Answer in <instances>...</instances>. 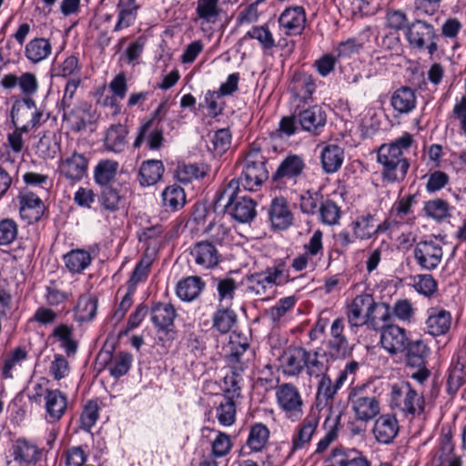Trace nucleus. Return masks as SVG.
Here are the masks:
<instances>
[{
    "mask_svg": "<svg viewBox=\"0 0 466 466\" xmlns=\"http://www.w3.org/2000/svg\"><path fill=\"white\" fill-rule=\"evenodd\" d=\"M412 135L408 132L388 144H382L377 153L381 165V177L389 183L400 182L406 177L410 162L405 157L414 144Z\"/></svg>",
    "mask_w": 466,
    "mask_h": 466,
    "instance_id": "f257e3e1",
    "label": "nucleus"
},
{
    "mask_svg": "<svg viewBox=\"0 0 466 466\" xmlns=\"http://www.w3.org/2000/svg\"><path fill=\"white\" fill-rule=\"evenodd\" d=\"M239 181L231 179L215 201V207H223L235 220L247 223L256 217V203L249 198L238 196Z\"/></svg>",
    "mask_w": 466,
    "mask_h": 466,
    "instance_id": "f03ea898",
    "label": "nucleus"
},
{
    "mask_svg": "<svg viewBox=\"0 0 466 466\" xmlns=\"http://www.w3.org/2000/svg\"><path fill=\"white\" fill-rule=\"evenodd\" d=\"M424 397L418 393L409 382L401 381L391 387L390 406L406 416L414 417L424 411Z\"/></svg>",
    "mask_w": 466,
    "mask_h": 466,
    "instance_id": "7ed1b4c3",
    "label": "nucleus"
},
{
    "mask_svg": "<svg viewBox=\"0 0 466 466\" xmlns=\"http://www.w3.org/2000/svg\"><path fill=\"white\" fill-rule=\"evenodd\" d=\"M268 177V171L266 167V157L258 151H250L242 162V176L239 185L248 191L256 190Z\"/></svg>",
    "mask_w": 466,
    "mask_h": 466,
    "instance_id": "20e7f679",
    "label": "nucleus"
},
{
    "mask_svg": "<svg viewBox=\"0 0 466 466\" xmlns=\"http://www.w3.org/2000/svg\"><path fill=\"white\" fill-rule=\"evenodd\" d=\"M348 399L357 420L368 422L380 412V400L373 393H366L364 387L352 388Z\"/></svg>",
    "mask_w": 466,
    "mask_h": 466,
    "instance_id": "39448f33",
    "label": "nucleus"
},
{
    "mask_svg": "<svg viewBox=\"0 0 466 466\" xmlns=\"http://www.w3.org/2000/svg\"><path fill=\"white\" fill-rule=\"evenodd\" d=\"M276 399L285 417L295 422L303 415L304 402L299 389L292 383H282L276 390Z\"/></svg>",
    "mask_w": 466,
    "mask_h": 466,
    "instance_id": "423d86ee",
    "label": "nucleus"
},
{
    "mask_svg": "<svg viewBox=\"0 0 466 466\" xmlns=\"http://www.w3.org/2000/svg\"><path fill=\"white\" fill-rule=\"evenodd\" d=\"M289 281V274L285 270V265L279 263L265 271L254 273L248 278V289L256 295L263 296L274 285Z\"/></svg>",
    "mask_w": 466,
    "mask_h": 466,
    "instance_id": "0eeeda50",
    "label": "nucleus"
},
{
    "mask_svg": "<svg viewBox=\"0 0 466 466\" xmlns=\"http://www.w3.org/2000/svg\"><path fill=\"white\" fill-rule=\"evenodd\" d=\"M413 255L422 269L431 271L441 264L443 249L436 239L420 240L415 245Z\"/></svg>",
    "mask_w": 466,
    "mask_h": 466,
    "instance_id": "6e6552de",
    "label": "nucleus"
},
{
    "mask_svg": "<svg viewBox=\"0 0 466 466\" xmlns=\"http://www.w3.org/2000/svg\"><path fill=\"white\" fill-rule=\"evenodd\" d=\"M309 350L298 346H289L279 357L282 372L288 376H299L305 370Z\"/></svg>",
    "mask_w": 466,
    "mask_h": 466,
    "instance_id": "1a4fd4ad",
    "label": "nucleus"
},
{
    "mask_svg": "<svg viewBox=\"0 0 466 466\" xmlns=\"http://www.w3.org/2000/svg\"><path fill=\"white\" fill-rule=\"evenodd\" d=\"M297 118L300 128L314 136L321 133L327 122L326 112L319 105L299 110Z\"/></svg>",
    "mask_w": 466,
    "mask_h": 466,
    "instance_id": "9d476101",
    "label": "nucleus"
},
{
    "mask_svg": "<svg viewBox=\"0 0 466 466\" xmlns=\"http://www.w3.org/2000/svg\"><path fill=\"white\" fill-rule=\"evenodd\" d=\"M374 306L373 297L370 294L357 296L348 307V321L351 326L360 327L370 323V309Z\"/></svg>",
    "mask_w": 466,
    "mask_h": 466,
    "instance_id": "9b49d317",
    "label": "nucleus"
},
{
    "mask_svg": "<svg viewBox=\"0 0 466 466\" xmlns=\"http://www.w3.org/2000/svg\"><path fill=\"white\" fill-rule=\"evenodd\" d=\"M88 167V159L84 154L74 152L72 155L61 158L58 170L66 179L76 182L86 175Z\"/></svg>",
    "mask_w": 466,
    "mask_h": 466,
    "instance_id": "f8f14e48",
    "label": "nucleus"
},
{
    "mask_svg": "<svg viewBox=\"0 0 466 466\" xmlns=\"http://www.w3.org/2000/svg\"><path fill=\"white\" fill-rule=\"evenodd\" d=\"M306 21V12L302 6L286 8L279 17V28L286 35H300Z\"/></svg>",
    "mask_w": 466,
    "mask_h": 466,
    "instance_id": "ddd939ff",
    "label": "nucleus"
},
{
    "mask_svg": "<svg viewBox=\"0 0 466 466\" xmlns=\"http://www.w3.org/2000/svg\"><path fill=\"white\" fill-rule=\"evenodd\" d=\"M319 411L313 410L304 418L292 437V451L304 449L309 445L319 426Z\"/></svg>",
    "mask_w": 466,
    "mask_h": 466,
    "instance_id": "4468645a",
    "label": "nucleus"
},
{
    "mask_svg": "<svg viewBox=\"0 0 466 466\" xmlns=\"http://www.w3.org/2000/svg\"><path fill=\"white\" fill-rule=\"evenodd\" d=\"M408 339L405 329L399 326L388 325L381 329L380 344L391 355L404 352Z\"/></svg>",
    "mask_w": 466,
    "mask_h": 466,
    "instance_id": "2eb2a0df",
    "label": "nucleus"
},
{
    "mask_svg": "<svg viewBox=\"0 0 466 466\" xmlns=\"http://www.w3.org/2000/svg\"><path fill=\"white\" fill-rule=\"evenodd\" d=\"M405 35L409 44L417 49L424 48L428 40L437 38L433 25L420 19L407 26Z\"/></svg>",
    "mask_w": 466,
    "mask_h": 466,
    "instance_id": "dca6fc26",
    "label": "nucleus"
},
{
    "mask_svg": "<svg viewBox=\"0 0 466 466\" xmlns=\"http://www.w3.org/2000/svg\"><path fill=\"white\" fill-rule=\"evenodd\" d=\"M344 383L338 377L333 382L329 375L321 376L317 384L316 408L319 411L328 406H331L338 390Z\"/></svg>",
    "mask_w": 466,
    "mask_h": 466,
    "instance_id": "f3484780",
    "label": "nucleus"
},
{
    "mask_svg": "<svg viewBox=\"0 0 466 466\" xmlns=\"http://www.w3.org/2000/svg\"><path fill=\"white\" fill-rule=\"evenodd\" d=\"M350 227L352 236L360 240L370 239L378 233L384 231L382 225H377L375 216L370 213L358 216Z\"/></svg>",
    "mask_w": 466,
    "mask_h": 466,
    "instance_id": "a211bd4d",
    "label": "nucleus"
},
{
    "mask_svg": "<svg viewBox=\"0 0 466 466\" xmlns=\"http://www.w3.org/2000/svg\"><path fill=\"white\" fill-rule=\"evenodd\" d=\"M98 360L101 365L107 367L109 373L114 378H119L129 370L132 356L127 352H120L113 356L111 351H101Z\"/></svg>",
    "mask_w": 466,
    "mask_h": 466,
    "instance_id": "6ab92c4d",
    "label": "nucleus"
},
{
    "mask_svg": "<svg viewBox=\"0 0 466 466\" xmlns=\"http://www.w3.org/2000/svg\"><path fill=\"white\" fill-rule=\"evenodd\" d=\"M399 432L397 419L390 414L380 416L372 428V433L376 441L381 444H390Z\"/></svg>",
    "mask_w": 466,
    "mask_h": 466,
    "instance_id": "aec40b11",
    "label": "nucleus"
},
{
    "mask_svg": "<svg viewBox=\"0 0 466 466\" xmlns=\"http://www.w3.org/2000/svg\"><path fill=\"white\" fill-rule=\"evenodd\" d=\"M305 167V162L300 156L289 155L281 161L272 179L278 185L284 179H296L303 173Z\"/></svg>",
    "mask_w": 466,
    "mask_h": 466,
    "instance_id": "412c9836",
    "label": "nucleus"
},
{
    "mask_svg": "<svg viewBox=\"0 0 466 466\" xmlns=\"http://www.w3.org/2000/svg\"><path fill=\"white\" fill-rule=\"evenodd\" d=\"M344 320L336 319L330 327L331 338L329 340L330 354L336 358H346L350 354V347L347 338L343 335Z\"/></svg>",
    "mask_w": 466,
    "mask_h": 466,
    "instance_id": "4be33fe9",
    "label": "nucleus"
},
{
    "mask_svg": "<svg viewBox=\"0 0 466 466\" xmlns=\"http://www.w3.org/2000/svg\"><path fill=\"white\" fill-rule=\"evenodd\" d=\"M425 326L427 332L433 337L444 335L451 329V315L445 309L431 308L428 310Z\"/></svg>",
    "mask_w": 466,
    "mask_h": 466,
    "instance_id": "5701e85b",
    "label": "nucleus"
},
{
    "mask_svg": "<svg viewBox=\"0 0 466 466\" xmlns=\"http://www.w3.org/2000/svg\"><path fill=\"white\" fill-rule=\"evenodd\" d=\"M190 255L193 257L196 264L204 268H212L216 267L220 259V255L216 247L208 241H200L196 243L191 248Z\"/></svg>",
    "mask_w": 466,
    "mask_h": 466,
    "instance_id": "b1692460",
    "label": "nucleus"
},
{
    "mask_svg": "<svg viewBox=\"0 0 466 466\" xmlns=\"http://www.w3.org/2000/svg\"><path fill=\"white\" fill-rule=\"evenodd\" d=\"M20 203V215L28 220V223L37 222L44 213L43 201L32 192H25L18 197Z\"/></svg>",
    "mask_w": 466,
    "mask_h": 466,
    "instance_id": "393cba45",
    "label": "nucleus"
},
{
    "mask_svg": "<svg viewBox=\"0 0 466 466\" xmlns=\"http://www.w3.org/2000/svg\"><path fill=\"white\" fill-rule=\"evenodd\" d=\"M268 216L272 227L277 229H286L293 221V215L287 200L283 198H276L272 200Z\"/></svg>",
    "mask_w": 466,
    "mask_h": 466,
    "instance_id": "a878e982",
    "label": "nucleus"
},
{
    "mask_svg": "<svg viewBox=\"0 0 466 466\" xmlns=\"http://www.w3.org/2000/svg\"><path fill=\"white\" fill-rule=\"evenodd\" d=\"M35 102L31 97H24L21 101H16L12 107V122L17 129L27 133L30 130V120L32 117V109H35Z\"/></svg>",
    "mask_w": 466,
    "mask_h": 466,
    "instance_id": "bb28decb",
    "label": "nucleus"
},
{
    "mask_svg": "<svg viewBox=\"0 0 466 466\" xmlns=\"http://www.w3.org/2000/svg\"><path fill=\"white\" fill-rule=\"evenodd\" d=\"M90 106L84 102L73 107L63 110V121H66L73 131H81L90 121Z\"/></svg>",
    "mask_w": 466,
    "mask_h": 466,
    "instance_id": "cd10ccee",
    "label": "nucleus"
},
{
    "mask_svg": "<svg viewBox=\"0 0 466 466\" xmlns=\"http://www.w3.org/2000/svg\"><path fill=\"white\" fill-rule=\"evenodd\" d=\"M390 104L399 114H409L417 104L415 90L409 86H401L395 90L390 97Z\"/></svg>",
    "mask_w": 466,
    "mask_h": 466,
    "instance_id": "c85d7f7f",
    "label": "nucleus"
},
{
    "mask_svg": "<svg viewBox=\"0 0 466 466\" xmlns=\"http://www.w3.org/2000/svg\"><path fill=\"white\" fill-rule=\"evenodd\" d=\"M45 400L48 420H59L66 410V396L58 390H46Z\"/></svg>",
    "mask_w": 466,
    "mask_h": 466,
    "instance_id": "c756f323",
    "label": "nucleus"
},
{
    "mask_svg": "<svg viewBox=\"0 0 466 466\" xmlns=\"http://www.w3.org/2000/svg\"><path fill=\"white\" fill-rule=\"evenodd\" d=\"M150 315L156 328L167 330L173 325L177 313L171 304L159 302L152 306Z\"/></svg>",
    "mask_w": 466,
    "mask_h": 466,
    "instance_id": "7c9ffc66",
    "label": "nucleus"
},
{
    "mask_svg": "<svg viewBox=\"0 0 466 466\" xmlns=\"http://www.w3.org/2000/svg\"><path fill=\"white\" fill-rule=\"evenodd\" d=\"M52 52V45L48 39L36 37L30 40L25 48V57L33 64H38L46 59Z\"/></svg>",
    "mask_w": 466,
    "mask_h": 466,
    "instance_id": "2f4dec72",
    "label": "nucleus"
},
{
    "mask_svg": "<svg viewBox=\"0 0 466 466\" xmlns=\"http://www.w3.org/2000/svg\"><path fill=\"white\" fill-rule=\"evenodd\" d=\"M127 129L121 124L110 126L105 137V147L108 151L121 153L127 147Z\"/></svg>",
    "mask_w": 466,
    "mask_h": 466,
    "instance_id": "473e14b6",
    "label": "nucleus"
},
{
    "mask_svg": "<svg viewBox=\"0 0 466 466\" xmlns=\"http://www.w3.org/2000/svg\"><path fill=\"white\" fill-rule=\"evenodd\" d=\"M164 165L160 160L144 161L139 168V182L143 187L157 184L163 176Z\"/></svg>",
    "mask_w": 466,
    "mask_h": 466,
    "instance_id": "72a5a7b5",
    "label": "nucleus"
},
{
    "mask_svg": "<svg viewBox=\"0 0 466 466\" xmlns=\"http://www.w3.org/2000/svg\"><path fill=\"white\" fill-rule=\"evenodd\" d=\"M305 369L309 377L319 379L321 376L328 375L329 366L326 353L309 350Z\"/></svg>",
    "mask_w": 466,
    "mask_h": 466,
    "instance_id": "f704fd0d",
    "label": "nucleus"
},
{
    "mask_svg": "<svg viewBox=\"0 0 466 466\" xmlns=\"http://www.w3.org/2000/svg\"><path fill=\"white\" fill-rule=\"evenodd\" d=\"M205 287L199 277H188L180 280L177 286V295L185 301H191L198 297Z\"/></svg>",
    "mask_w": 466,
    "mask_h": 466,
    "instance_id": "c9c22d12",
    "label": "nucleus"
},
{
    "mask_svg": "<svg viewBox=\"0 0 466 466\" xmlns=\"http://www.w3.org/2000/svg\"><path fill=\"white\" fill-rule=\"evenodd\" d=\"M344 159L343 149L337 145H328L321 152V163L326 173L336 172Z\"/></svg>",
    "mask_w": 466,
    "mask_h": 466,
    "instance_id": "e433bc0d",
    "label": "nucleus"
},
{
    "mask_svg": "<svg viewBox=\"0 0 466 466\" xmlns=\"http://www.w3.org/2000/svg\"><path fill=\"white\" fill-rule=\"evenodd\" d=\"M91 261V255L84 249H74L64 256L66 267L72 273H81Z\"/></svg>",
    "mask_w": 466,
    "mask_h": 466,
    "instance_id": "4c0bfd02",
    "label": "nucleus"
},
{
    "mask_svg": "<svg viewBox=\"0 0 466 466\" xmlns=\"http://www.w3.org/2000/svg\"><path fill=\"white\" fill-rule=\"evenodd\" d=\"M268 428L263 423H255L250 427L247 446L252 451H261L268 443Z\"/></svg>",
    "mask_w": 466,
    "mask_h": 466,
    "instance_id": "58836bf2",
    "label": "nucleus"
},
{
    "mask_svg": "<svg viewBox=\"0 0 466 466\" xmlns=\"http://www.w3.org/2000/svg\"><path fill=\"white\" fill-rule=\"evenodd\" d=\"M218 3L219 0H198L196 7L198 17L203 23L215 24L222 11Z\"/></svg>",
    "mask_w": 466,
    "mask_h": 466,
    "instance_id": "ea45409f",
    "label": "nucleus"
},
{
    "mask_svg": "<svg viewBox=\"0 0 466 466\" xmlns=\"http://www.w3.org/2000/svg\"><path fill=\"white\" fill-rule=\"evenodd\" d=\"M406 361L409 366L420 368L424 365L428 347L421 339L410 342L405 350Z\"/></svg>",
    "mask_w": 466,
    "mask_h": 466,
    "instance_id": "a19ab883",
    "label": "nucleus"
},
{
    "mask_svg": "<svg viewBox=\"0 0 466 466\" xmlns=\"http://www.w3.org/2000/svg\"><path fill=\"white\" fill-rule=\"evenodd\" d=\"M332 461L337 466H370V462L360 451L352 450L347 453L335 450Z\"/></svg>",
    "mask_w": 466,
    "mask_h": 466,
    "instance_id": "79ce46f5",
    "label": "nucleus"
},
{
    "mask_svg": "<svg viewBox=\"0 0 466 466\" xmlns=\"http://www.w3.org/2000/svg\"><path fill=\"white\" fill-rule=\"evenodd\" d=\"M162 201L167 208L172 211L177 210L186 203L185 191L177 185L169 186L162 193Z\"/></svg>",
    "mask_w": 466,
    "mask_h": 466,
    "instance_id": "37998d69",
    "label": "nucleus"
},
{
    "mask_svg": "<svg viewBox=\"0 0 466 466\" xmlns=\"http://www.w3.org/2000/svg\"><path fill=\"white\" fill-rule=\"evenodd\" d=\"M117 168V162L109 159L101 160L95 168V181L101 186L108 185L114 180Z\"/></svg>",
    "mask_w": 466,
    "mask_h": 466,
    "instance_id": "c03bdc74",
    "label": "nucleus"
},
{
    "mask_svg": "<svg viewBox=\"0 0 466 466\" xmlns=\"http://www.w3.org/2000/svg\"><path fill=\"white\" fill-rule=\"evenodd\" d=\"M216 417L220 424L230 426L236 420V404L234 399L229 396H223L217 407Z\"/></svg>",
    "mask_w": 466,
    "mask_h": 466,
    "instance_id": "a18cd8bd",
    "label": "nucleus"
},
{
    "mask_svg": "<svg viewBox=\"0 0 466 466\" xmlns=\"http://www.w3.org/2000/svg\"><path fill=\"white\" fill-rule=\"evenodd\" d=\"M299 206L303 213L309 215L318 214L324 200V197L319 190H307L300 195Z\"/></svg>",
    "mask_w": 466,
    "mask_h": 466,
    "instance_id": "49530a36",
    "label": "nucleus"
},
{
    "mask_svg": "<svg viewBox=\"0 0 466 466\" xmlns=\"http://www.w3.org/2000/svg\"><path fill=\"white\" fill-rule=\"evenodd\" d=\"M236 341L233 337L230 338V354L228 357L230 371L228 374H238L241 376V372L244 370V365L241 361V356L248 347L247 342H238V346L235 347Z\"/></svg>",
    "mask_w": 466,
    "mask_h": 466,
    "instance_id": "de8ad7c7",
    "label": "nucleus"
},
{
    "mask_svg": "<svg viewBox=\"0 0 466 466\" xmlns=\"http://www.w3.org/2000/svg\"><path fill=\"white\" fill-rule=\"evenodd\" d=\"M231 143V134L228 128H221L216 131L210 137V144L208 147L215 156L223 155Z\"/></svg>",
    "mask_w": 466,
    "mask_h": 466,
    "instance_id": "09e8293b",
    "label": "nucleus"
},
{
    "mask_svg": "<svg viewBox=\"0 0 466 466\" xmlns=\"http://www.w3.org/2000/svg\"><path fill=\"white\" fill-rule=\"evenodd\" d=\"M97 301L96 299L82 297L76 308V319L79 322L89 321L96 314Z\"/></svg>",
    "mask_w": 466,
    "mask_h": 466,
    "instance_id": "8fccbe9b",
    "label": "nucleus"
},
{
    "mask_svg": "<svg viewBox=\"0 0 466 466\" xmlns=\"http://www.w3.org/2000/svg\"><path fill=\"white\" fill-rule=\"evenodd\" d=\"M291 89L296 96L307 101L315 90V84L310 76L302 75L293 79Z\"/></svg>",
    "mask_w": 466,
    "mask_h": 466,
    "instance_id": "3c124183",
    "label": "nucleus"
},
{
    "mask_svg": "<svg viewBox=\"0 0 466 466\" xmlns=\"http://www.w3.org/2000/svg\"><path fill=\"white\" fill-rule=\"evenodd\" d=\"M80 83H81V79H80L79 76H77L76 77H74V78H70L67 81V83L65 86L63 97L59 104L60 110L63 111L65 109L73 107V106H77V105L83 103L82 101H79L76 97V92Z\"/></svg>",
    "mask_w": 466,
    "mask_h": 466,
    "instance_id": "603ef678",
    "label": "nucleus"
},
{
    "mask_svg": "<svg viewBox=\"0 0 466 466\" xmlns=\"http://www.w3.org/2000/svg\"><path fill=\"white\" fill-rule=\"evenodd\" d=\"M237 320L236 313L229 309H218L213 316V327L220 333L230 330Z\"/></svg>",
    "mask_w": 466,
    "mask_h": 466,
    "instance_id": "864d4df0",
    "label": "nucleus"
},
{
    "mask_svg": "<svg viewBox=\"0 0 466 466\" xmlns=\"http://www.w3.org/2000/svg\"><path fill=\"white\" fill-rule=\"evenodd\" d=\"M319 219L326 225H336L340 218V209L338 205L330 200L324 199L318 212Z\"/></svg>",
    "mask_w": 466,
    "mask_h": 466,
    "instance_id": "5fc2aeb1",
    "label": "nucleus"
},
{
    "mask_svg": "<svg viewBox=\"0 0 466 466\" xmlns=\"http://www.w3.org/2000/svg\"><path fill=\"white\" fill-rule=\"evenodd\" d=\"M37 451L35 446L30 444L24 439L16 441L14 446V460L15 461L31 462L35 461Z\"/></svg>",
    "mask_w": 466,
    "mask_h": 466,
    "instance_id": "6e6d98bb",
    "label": "nucleus"
},
{
    "mask_svg": "<svg viewBox=\"0 0 466 466\" xmlns=\"http://www.w3.org/2000/svg\"><path fill=\"white\" fill-rule=\"evenodd\" d=\"M66 466H94L89 464L88 454L82 446H72L64 452Z\"/></svg>",
    "mask_w": 466,
    "mask_h": 466,
    "instance_id": "4d7b16f0",
    "label": "nucleus"
},
{
    "mask_svg": "<svg viewBox=\"0 0 466 466\" xmlns=\"http://www.w3.org/2000/svg\"><path fill=\"white\" fill-rule=\"evenodd\" d=\"M449 204L447 201L436 198L425 203L424 211L426 215L435 220H442L449 216Z\"/></svg>",
    "mask_w": 466,
    "mask_h": 466,
    "instance_id": "13d9d810",
    "label": "nucleus"
},
{
    "mask_svg": "<svg viewBox=\"0 0 466 466\" xmlns=\"http://www.w3.org/2000/svg\"><path fill=\"white\" fill-rule=\"evenodd\" d=\"M184 340L187 350L194 357L198 358L203 355L206 346L201 335L192 330H186Z\"/></svg>",
    "mask_w": 466,
    "mask_h": 466,
    "instance_id": "bf43d9fd",
    "label": "nucleus"
},
{
    "mask_svg": "<svg viewBox=\"0 0 466 466\" xmlns=\"http://www.w3.org/2000/svg\"><path fill=\"white\" fill-rule=\"evenodd\" d=\"M296 303L293 296L280 299L279 302L267 311V315L273 322H278Z\"/></svg>",
    "mask_w": 466,
    "mask_h": 466,
    "instance_id": "052dcab7",
    "label": "nucleus"
},
{
    "mask_svg": "<svg viewBox=\"0 0 466 466\" xmlns=\"http://www.w3.org/2000/svg\"><path fill=\"white\" fill-rule=\"evenodd\" d=\"M18 228L15 220L4 218L0 221V245L11 244L17 237Z\"/></svg>",
    "mask_w": 466,
    "mask_h": 466,
    "instance_id": "680f3d73",
    "label": "nucleus"
},
{
    "mask_svg": "<svg viewBox=\"0 0 466 466\" xmlns=\"http://www.w3.org/2000/svg\"><path fill=\"white\" fill-rule=\"evenodd\" d=\"M98 404L95 400H89L81 414V428L85 431H90L98 419Z\"/></svg>",
    "mask_w": 466,
    "mask_h": 466,
    "instance_id": "e2e57ef3",
    "label": "nucleus"
},
{
    "mask_svg": "<svg viewBox=\"0 0 466 466\" xmlns=\"http://www.w3.org/2000/svg\"><path fill=\"white\" fill-rule=\"evenodd\" d=\"M167 102L164 101L156 109L152 117L140 127L137 137L134 142L135 147H139L141 146V144L144 141L145 136H146L147 132L148 131V129L151 127L153 122L157 119H158V121H160L161 120L160 116L165 115L167 113Z\"/></svg>",
    "mask_w": 466,
    "mask_h": 466,
    "instance_id": "0e129e2a",
    "label": "nucleus"
},
{
    "mask_svg": "<svg viewBox=\"0 0 466 466\" xmlns=\"http://www.w3.org/2000/svg\"><path fill=\"white\" fill-rule=\"evenodd\" d=\"M150 266L151 259L149 258H142L136 266L128 280V288L135 290V287L137 286V284L147 279Z\"/></svg>",
    "mask_w": 466,
    "mask_h": 466,
    "instance_id": "69168bd1",
    "label": "nucleus"
},
{
    "mask_svg": "<svg viewBox=\"0 0 466 466\" xmlns=\"http://www.w3.org/2000/svg\"><path fill=\"white\" fill-rule=\"evenodd\" d=\"M203 176L198 167L192 164H183L177 167L176 170L177 179L184 184L190 183L193 179H197Z\"/></svg>",
    "mask_w": 466,
    "mask_h": 466,
    "instance_id": "338daca9",
    "label": "nucleus"
},
{
    "mask_svg": "<svg viewBox=\"0 0 466 466\" xmlns=\"http://www.w3.org/2000/svg\"><path fill=\"white\" fill-rule=\"evenodd\" d=\"M18 86L25 97H30L38 90V81L35 74L25 72L19 76Z\"/></svg>",
    "mask_w": 466,
    "mask_h": 466,
    "instance_id": "774afa93",
    "label": "nucleus"
}]
</instances>
